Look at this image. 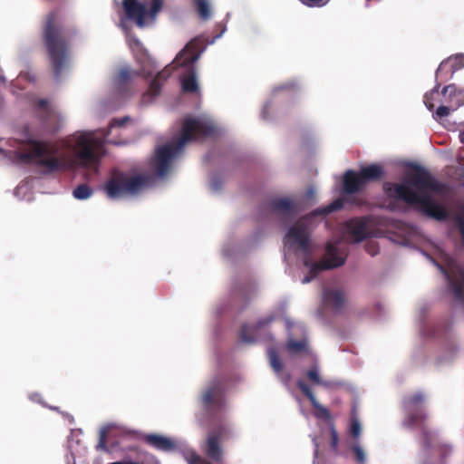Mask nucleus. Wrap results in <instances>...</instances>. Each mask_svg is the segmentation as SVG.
Wrapping results in <instances>:
<instances>
[{"mask_svg": "<svg viewBox=\"0 0 464 464\" xmlns=\"http://www.w3.org/2000/svg\"><path fill=\"white\" fill-rule=\"evenodd\" d=\"M406 184L385 182L383 188L390 198L404 201L414 206L424 215L439 221L449 218L445 207L436 203L428 192L443 193L446 186L434 179L431 174L420 166L415 165L409 173Z\"/></svg>", "mask_w": 464, "mask_h": 464, "instance_id": "nucleus-1", "label": "nucleus"}, {"mask_svg": "<svg viewBox=\"0 0 464 464\" xmlns=\"http://www.w3.org/2000/svg\"><path fill=\"white\" fill-rule=\"evenodd\" d=\"M217 127L210 121L193 117H186L182 121L180 137L170 143L159 147L152 160L156 173L162 177L169 169L173 157L180 153L186 143L217 134Z\"/></svg>", "mask_w": 464, "mask_h": 464, "instance_id": "nucleus-2", "label": "nucleus"}, {"mask_svg": "<svg viewBox=\"0 0 464 464\" xmlns=\"http://www.w3.org/2000/svg\"><path fill=\"white\" fill-rule=\"evenodd\" d=\"M42 38L54 76L59 78L68 60L70 40L58 21L57 12H50L46 15Z\"/></svg>", "mask_w": 464, "mask_h": 464, "instance_id": "nucleus-3", "label": "nucleus"}, {"mask_svg": "<svg viewBox=\"0 0 464 464\" xmlns=\"http://www.w3.org/2000/svg\"><path fill=\"white\" fill-rule=\"evenodd\" d=\"M54 153L55 150L49 142L28 138L23 150L16 152V157L22 163H34L49 174L63 169L65 165L64 160L55 157Z\"/></svg>", "mask_w": 464, "mask_h": 464, "instance_id": "nucleus-4", "label": "nucleus"}, {"mask_svg": "<svg viewBox=\"0 0 464 464\" xmlns=\"http://www.w3.org/2000/svg\"><path fill=\"white\" fill-rule=\"evenodd\" d=\"M67 146L72 151L77 165L86 169H97L103 141L92 132L75 134L68 139Z\"/></svg>", "mask_w": 464, "mask_h": 464, "instance_id": "nucleus-5", "label": "nucleus"}, {"mask_svg": "<svg viewBox=\"0 0 464 464\" xmlns=\"http://www.w3.org/2000/svg\"><path fill=\"white\" fill-rule=\"evenodd\" d=\"M148 178L144 175H129L115 171L106 181L104 190L111 199L133 196L140 192L148 184Z\"/></svg>", "mask_w": 464, "mask_h": 464, "instance_id": "nucleus-6", "label": "nucleus"}, {"mask_svg": "<svg viewBox=\"0 0 464 464\" xmlns=\"http://www.w3.org/2000/svg\"><path fill=\"white\" fill-rule=\"evenodd\" d=\"M344 263L345 257L340 255L337 244L328 242L325 246V256L320 262H311L308 257L304 259V265L309 267V272L302 283L307 284L315 278L321 271L339 267Z\"/></svg>", "mask_w": 464, "mask_h": 464, "instance_id": "nucleus-7", "label": "nucleus"}, {"mask_svg": "<svg viewBox=\"0 0 464 464\" xmlns=\"http://www.w3.org/2000/svg\"><path fill=\"white\" fill-rule=\"evenodd\" d=\"M201 402L208 413H216L226 406V385L219 377L213 378L201 394Z\"/></svg>", "mask_w": 464, "mask_h": 464, "instance_id": "nucleus-8", "label": "nucleus"}, {"mask_svg": "<svg viewBox=\"0 0 464 464\" xmlns=\"http://www.w3.org/2000/svg\"><path fill=\"white\" fill-rule=\"evenodd\" d=\"M308 221L307 217L301 218L289 228L285 236L286 244L296 246L306 256L311 254Z\"/></svg>", "mask_w": 464, "mask_h": 464, "instance_id": "nucleus-9", "label": "nucleus"}, {"mask_svg": "<svg viewBox=\"0 0 464 464\" xmlns=\"http://www.w3.org/2000/svg\"><path fill=\"white\" fill-rule=\"evenodd\" d=\"M425 396L416 392L403 400V406L407 411V422L410 426H420L427 420V414L422 407Z\"/></svg>", "mask_w": 464, "mask_h": 464, "instance_id": "nucleus-10", "label": "nucleus"}, {"mask_svg": "<svg viewBox=\"0 0 464 464\" xmlns=\"http://www.w3.org/2000/svg\"><path fill=\"white\" fill-rule=\"evenodd\" d=\"M228 432L229 430L226 426H219L208 433L205 453L211 460L215 462H220L222 460L223 451L220 442L227 438Z\"/></svg>", "mask_w": 464, "mask_h": 464, "instance_id": "nucleus-11", "label": "nucleus"}, {"mask_svg": "<svg viewBox=\"0 0 464 464\" xmlns=\"http://www.w3.org/2000/svg\"><path fill=\"white\" fill-rule=\"evenodd\" d=\"M269 208L276 214L282 215L287 221L294 220L304 209L302 203L287 198H276L269 202Z\"/></svg>", "mask_w": 464, "mask_h": 464, "instance_id": "nucleus-12", "label": "nucleus"}, {"mask_svg": "<svg viewBox=\"0 0 464 464\" xmlns=\"http://www.w3.org/2000/svg\"><path fill=\"white\" fill-rule=\"evenodd\" d=\"M445 278L449 282L451 292L455 298L460 302H464V269L459 266L450 268L449 271L441 265L436 263Z\"/></svg>", "mask_w": 464, "mask_h": 464, "instance_id": "nucleus-13", "label": "nucleus"}, {"mask_svg": "<svg viewBox=\"0 0 464 464\" xmlns=\"http://www.w3.org/2000/svg\"><path fill=\"white\" fill-rule=\"evenodd\" d=\"M37 109L39 110V118L43 122L46 131L55 133L59 130V116L49 105L47 100L40 99L37 102Z\"/></svg>", "mask_w": 464, "mask_h": 464, "instance_id": "nucleus-14", "label": "nucleus"}, {"mask_svg": "<svg viewBox=\"0 0 464 464\" xmlns=\"http://www.w3.org/2000/svg\"><path fill=\"white\" fill-rule=\"evenodd\" d=\"M464 67V54H456L443 60L436 71V78L449 80L453 74Z\"/></svg>", "mask_w": 464, "mask_h": 464, "instance_id": "nucleus-15", "label": "nucleus"}, {"mask_svg": "<svg viewBox=\"0 0 464 464\" xmlns=\"http://www.w3.org/2000/svg\"><path fill=\"white\" fill-rule=\"evenodd\" d=\"M365 188L358 171L348 169L343 176V194L357 201L353 195L361 192Z\"/></svg>", "mask_w": 464, "mask_h": 464, "instance_id": "nucleus-16", "label": "nucleus"}, {"mask_svg": "<svg viewBox=\"0 0 464 464\" xmlns=\"http://www.w3.org/2000/svg\"><path fill=\"white\" fill-rule=\"evenodd\" d=\"M122 5L128 19L134 21L140 27L144 25L148 14L145 5L138 0H123Z\"/></svg>", "mask_w": 464, "mask_h": 464, "instance_id": "nucleus-17", "label": "nucleus"}, {"mask_svg": "<svg viewBox=\"0 0 464 464\" xmlns=\"http://www.w3.org/2000/svg\"><path fill=\"white\" fill-rule=\"evenodd\" d=\"M323 302L325 306L331 307L334 312H340L345 304V293L340 288H324Z\"/></svg>", "mask_w": 464, "mask_h": 464, "instance_id": "nucleus-18", "label": "nucleus"}, {"mask_svg": "<svg viewBox=\"0 0 464 464\" xmlns=\"http://www.w3.org/2000/svg\"><path fill=\"white\" fill-rule=\"evenodd\" d=\"M297 386L302 392V393L309 400L312 407L315 411L314 415L316 418L329 420L331 418L330 411L327 408L319 403L317 399L315 398L314 392L310 389V387L302 381L297 382Z\"/></svg>", "mask_w": 464, "mask_h": 464, "instance_id": "nucleus-19", "label": "nucleus"}, {"mask_svg": "<svg viewBox=\"0 0 464 464\" xmlns=\"http://www.w3.org/2000/svg\"><path fill=\"white\" fill-rule=\"evenodd\" d=\"M441 94L444 97L443 102L448 103L452 110L464 105V89H459L454 83L445 86Z\"/></svg>", "mask_w": 464, "mask_h": 464, "instance_id": "nucleus-20", "label": "nucleus"}, {"mask_svg": "<svg viewBox=\"0 0 464 464\" xmlns=\"http://www.w3.org/2000/svg\"><path fill=\"white\" fill-rule=\"evenodd\" d=\"M346 232L351 239L355 242H362L366 237V220L363 218H352L345 224Z\"/></svg>", "mask_w": 464, "mask_h": 464, "instance_id": "nucleus-21", "label": "nucleus"}, {"mask_svg": "<svg viewBox=\"0 0 464 464\" xmlns=\"http://www.w3.org/2000/svg\"><path fill=\"white\" fill-rule=\"evenodd\" d=\"M143 440L148 445L158 450L173 451L177 449V444L174 440H172L170 438L159 434L145 435Z\"/></svg>", "mask_w": 464, "mask_h": 464, "instance_id": "nucleus-22", "label": "nucleus"}, {"mask_svg": "<svg viewBox=\"0 0 464 464\" xmlns=\"http://www.w3.org/2000/svg\"><path fill=\"white\" fill-rule=\"evenodd\" d=\"M173 69L174 68L170 67V65H168L163 70L159 72L155 78L150 82L148 91L144 94V97L150 96V98H155L158 96L161 91L162 84L170 76Z\"/></svg>", "mask_w": 464, "mask_h": 464, "instance_id": "nucleus-23", "label": "nucleus"}, {"mask_svg": "<svg viewBox=\"0 0 464 464\" xmlns=\"http://www.w3.org/2000/svg\"><path fill=\"white\" fill-rule=\"evenodd\" d=\"M199 57V53L197 52L196 44L189 42L186 46L178 53L174 63H177V66H188L194 63Z\"/></svg>", "mask_w": 464, "mask_h": 464, "instance_id": "nucleus-24", "label": "nucleus"}, {"mask_svg": "<svg viewBox=\"0 0 464 464\" xmlns=\"http://www.w3.org/2000/svg\"><path fill=\"white\" fill-rule=\"evenodd\" d=\"M358 173L366 186L370 182L381 180L384 176V169L382 165L373 163L362 168Z\"/></svg>", "mask_w": 464, "mask_h": 464, "instance_id": "nucleus-25", "label": "nucleus"}, {"mask_svg": "<svg viewBox=\"0 0 464 464\" xmlns=\"http://www.w3.org/2000/svg\"><path fill=\"white\" fill-rule=\"evenodd\" d=\"M274 317H267V318H262L260 319L255 326L250 327L248 325H243L240 331V337L243 342L252 343L256 341V334L257 332L268 325L272 321Z\"/></svg>", "mask_w": 464, "mask_h": 464, "instance_id": "nucleus-26", "label": "nucleus"}, {"mask_svg": "<svg viewBox=\"0 0 464 464\" xmlns=\"http://www.w3.org/2000/svg\"><path fill=\"white\" fill-rule=\"evenodd\" d=\"M140 75V73L139 72L125 66L118 71L114 78V83L118 88L123 89L129 85L134 78Z\"/></svg>", "mask_w": 464, "mask_h": 464, "instance_id": "nucleus-27", "label": "nucleus"}, {"mask_svg": "<svg viewBox=\"0 0 464 464\" xmlns=\"http://www.w3.org/2000/svg\"><path fill=\"white\" fill-rule=\"evenodd\" d=\"M344 202L355 204L357 206L362 205V200L354 201V200L351 199L350 197H347L346 195L343 194V198H336L331 204H329L325 208L320 209L318 212L320 214L327 215L334 211H337L343 207Z\"/></svg>", "mask_w": 464, "mask_h": 464, "instance_id": "nucleus-28", "label": "nucleus"}, {"mask_svg": "<svg viewBox=\"0 0 464 464\" xmlns=\"http://www.w3.org/2000/svg\"><path fill=\"white\" fill-rule=\"evenodd\" d=\"M267 356L273 371L276 374H279L283 371L284 364L279 357L277 350L274 347L268 348Z\"/></svg>", "mask_w": 464, "mask_h": 464, "instance_id": "nucleus-29", "label": "nucleus"}, {"mask_svg": "<svg viewBox=\"0 0 464 464\" xmlns=\"http://www.w3.org/2000/svg\"><path fill=\"white\" fill-rule=\"evenodd\" d=\"M182 90L188 93H196L198 91V84L194 72H191L182 80Z\"/></svg>", "mask_w": 464, "mask_h": 464, "instance_id": "nucleus-30", "label": "nucleus"}, {"mask_svg": "<svg viewBox=\"0 0 464 464\" xmlns=\"http://www.w3.org/2000/svg\"><path fill=\"white\" fill-rule=\"evenodd\" d=\"M434 435L427 427L421 428L420 446L422 450L429 452L433 448Z\"/></svg>", "mask_w": 464, "mask_h": 464, "instance_id": "nucleus-31", "label": "nucleus"}, {"mask_svg": "<svg viewBox=\"0 0 464 464\" xmlns=\"http://www.w3.org/2000/svg\"><path fill=\"white\" fill-rule=\"evenodd\" d=\"M196 6L197 12L202 20L210 18L211 12L208 0H192Z\"/></svg>", "mask_w": 464, "mask_h": 464, "instance_id": "nucleus-32", "label": "nucleus"}, {"mask_svg": "<svg viewBox=\"0 0 464 464\" xmlns=\"http://www.w3.org/2000/svg\"><path fill=\"white\" fill-rule=\"evenodd\" d=\"M256 293V287L252 285H244V286H241L237 289L236 295L242 298L244 303H245V306H246L248 304V303L250 302V300L252 299V297L254 296Z\"/></svg>", "mask_w": 464, "mask_h": 464, "instance_id": "nucleus-33", "label": "nucleus"}, {"mask_svg": "<svg viewBox=\"0 0 464 464\" xmlns=\"http://www.w3.org/2000/svg\"><path fill=\"white\" fill-rule=\"evenodd\" d=\"M440 88V83L437 82L435 84L434 88L430 92H426L424 95V104L427 107V109L430 111H432L434 110V107H435L434 101H435V97L439 95Z\"/></svg>", "mask_w": 464, "mask_h": 464, "instance_id": "nucleus-34", "label": "nucleus"}, {"mask_svg": "<svg viewBox=\"0 0 464 464\" xmlns=\"http://www.w3.org/2000/svg\"><path fill=\"white\" fill-rule=\"evenodd\" d=\"M306 376L314 384L322 385L324 387H330V382H324L321 379L318 369L316 366L307 371Z\"/></svg>", "mask_w": 464, "mask_h": 464, "instance_id": "nucleus-35", "label": "nucleus"}, {"mask_svg": "<svg viewBox=\"0 0 464 464\" xmlns=\"http://www.w3.org/2000/svg\"><path fill=\"white\" fill-rule=\"evenodd\" d=\"M72 194L77 199H86L92 196V190L87 184H81L73 189Z\"/></svg>", "mask_w": 464, "mask_h": 464, "instance_id": "nucleus-36", "label": "nucleus"}, {"mask_svg": "<svg viewBox=\"0 0 464 464\" xmlns=\"http://www.w3.org/2000/svg\"><path fill=\"white\" fill-rule=\"evenodd\" d=\"M306 348L304 341H290L287 343V350L292 353H300Z\"/></svg>", "mask_w": 464, "mask_h": 464, "instance_id": "nucleus-37", "label": "nucleus"}, {"mask_svg": "<svg viewBox=\"0 0 464 464\" xmlns=\"http://www.w3.org/2000/svg\"><path fill=\"white\" fill-rule=\"evenodd\" d=\"M454 220L458 226L461 239L464 243V206L460 208V212L455 215Z\"/></svg>", "mask_w": 464, "mask_h": 464, "instance_id": "nucleus-38", "label": "nucleus"}, {"mask_svg": "<svg viewBox=\"0 0 464 464\" xmlns=\"http://www.w3.org/2000/svg\"><path fill=\"white\" fill-rule=\"evenodd\" d=\"M451 109L452 108L450 105L449 106L440 105L437 108L434 117L436 119H442V118L448 117L450 114Z\"/></svg>", "mask_w": 464, "mask_h": 464, "instance_id": "nucleus-39", "label": "nucleus"}, {"mask_svg": "<svg viewBox=\"0 0 464 464\" xmlns=\"http://www.w3.org/2000/svg\"><path fill=\"white\" fill-rule=\"evenodd\" d=\"M130 120V119L128 116L121 118V119H117V118L112 119L111 121L110 122L109 126H108V130L106 131V135L109 134L111 129H112L114 127H121L126 122H128Z\"/></svg>", "mask_w": 464, "mask_h": 464, "instance_id": "nucleus-40", "label": "nucleus"}, {"mask_svg": "<svg viewBox=\"0 0 464 464\" xmlns=\"http://www.w3.org/2000/svg\"><path fill=\"white\" fill-rule=\"evenodd\" d=\"M437 450H439L442 459H445L452 452V448L449 444L445 443H438L436 445Z\"/></svg>", "mask_w": 464, "mask_h": 464, "instance_id": "nucleus-41", "label": "nucleus"}, {"mask_svg": "<svg viewBox=\"0 0 464 464\" xmlns=\"http://www.w3.org/2000/svg\"><path fill=\"white\" fill-rule=\"evenodd\" d=\"M162 5H163L162 0H152L151 6H150V9L148 12V14L151 17H154L161 10Z\"/></svg>", "mask_w": 464, "mask_h": 464, "instance_id": "nucleus-42", "label": "nucleus"}, {"mask_svg": "<svg viewBox=\"0 0 464 464\" xmlns=\"http://www.w3.org/2000/svg\"><path fill=\"white\" fill-rule=\"evenodd\" d=\"M308 7H321L328 3V0H299Z\"/></svg>", "mask_w": 464, "mask_h": 464, "instance_id": "nucleus-43", "label": "nucleus"}, {"mask_svg": "<svg viewBox=\"0 0 464 464\" xmlns=\"http://www.w3.org/2000/svg\"><path fill=\"white\" fill-rule=\"evenodd\" d=\"M97 450L108 451L107 443H106V434L105 431H101L98 444L96 445Z\"/></svg>", "mask_w": 464, "mask_h": 464, "instance_id": "nucleus-44", "label": "nucleus"}, {"mask_svg": "<svg viewBox=\"0 0 464 464\" xmlns=\"http://www.w3.org/2000/svg\"><path fill=\"white\" fill-rule=\"evenodd\" d=\"M353 450L356 460L361 464L364 463L365 455H364L363 450L359 446L353 447Z\"/></svg>", "mask_w": 464, "mask_h": 464, "instance_id": "nucleus-45", "label": "nucleus"}, {"mask_svg": "<svg viewBox=\"0 0 464 464\" xmlns=\"http://www.w3.org/2000/svg\"><path fill=\"white\" fill-rule=\"evenodd\" d=\"M350 431H351L352 435L355 438H357L360 435L361 426L357 420H353L352 422Z\"/></svg>", "mask_w": 464, "mask_h": 464, "instance_id": "nucleus-46", "label": "nucleus"}, {"mask_svg": "<svg viewBox=\"0 0 464 464\" xmlns=\"http://www.w3.org/2000/svg\"><path fill=\"white\" fill-rule=\"evenodd\" d=\"M331 444L333 448H336L338 444V436L334 430L332 431Z\"/></svg>", "mask_w": 464, "mask_h": 464, "instance_id": "nucleus-47", "label": "nucleus"}, {"mask_svg": "<svg viewBox=\"0 0 464 464\" xmlns=\"http://www.w3.org/2000/svg\"><path fill=\"white\" fill-rule=\"evenodd\" d=\"M296 87V84L295 82H289V83H285L280 87H278L277 89L278 90H294L295 89Z\"/></svg>", "mask_w": 464, "mask_h": 464, "instance_id": "nucleus-48", "label": "nucleus"}, {"mask_svg": "<svg viewBox=\"0 0 464 464\" xmlns=\"http://www.w3.org/2000/svg\"><path fill=\"white\" fill-rule=\"evenodd\" d=\"M307 198H311L313 196H314V189L312 188H310L308 190H307Z\"/></svg>", "mask_w": 464, "mask_h": 464, "instance_id": "nucleus-49", "label": "nucleus"}, {"mask_svg": "<svg viewBox=\"0 0 464 464\" xmlns=\"http://www.w3.org/2000/svg\"><path fill=\"white\" fill-rule=\"evenodd\" d=\"M368 252H369L372 256H374V255H376V254H377V251H375V250H373V249H371L370 247H369V249H368Z\"/></svg>", "mask_w": 464, "mask_h": 464, "instance_id": "nucleus-50", "label": "nucleus"}, {"mask_svg": "<svg viewBox=\"0 0 464 464\" xmlns=\"http://www.w3.org/2000/svg\"><path fill=\"white\" fill-rule=\"evenodd\" d=\"M150 74H151V72H150L146 73L144 76H145V77H148V76H149V75H150Z\"/></svg>", "mask_w": 464, "mask_h": 464, "instance_id": "nucleus-51", "label": "nucleus"}]
</instances>
